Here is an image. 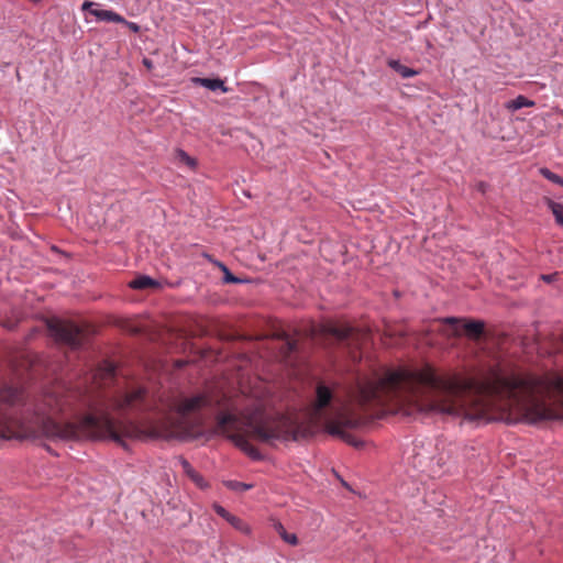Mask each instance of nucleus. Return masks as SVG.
<instances>
[{"label": "nucleus", "mask_w": 563, "mask_h": 563, "mask_svg": "<svg viewBox=\"0 0 563 563\" xmlns=\"http://www.w3.org/2000/svg\"><path fill=\"white\" fill-rule=\"evenodd\" d=\"M387 64L391 69H394L396 73H398L402 78H411L419 74L418 70L402 65L397 59H389Z\"/></svg>", "instance_id": "13"}, {"label": "nucleus", "mask_w": 563, "mask_h": 563, "mask_svg": "<svg viewBox=\"0 0 563 563\" xmlns=\"http://www.w3.org/2000/svg\"><path fill=\"white\" fill-rule=\"evenodd\" d=\"M90 14L99 21L113 22V23H126V20L119 13L112 10L96 9L91 10Z\"/></svg>", "instance_id": "12"}, {"label": "nucleus", "mask_w": 563, "mask_h": 563, "mask_svg": "<svg viewBox=\"0 0 563 563\" xmlns=\"http://www.w3.org/2000/svg\"><path fill=\"white\" fill-rule=\"evenodd\" d=\"M246 426L253 439L268 445L289 440L298 441L306 437V431L301 426L285 416L263 418L258 421L249 420Z\"/></svg>", "instance_id": "2"}, {"label": "nucleus", "mask_w": 563, "mask_h": 563, "mask_svg": "<svg viewBox=\"0 0 563 563\" xmlns=\"http://www.w3.org/2000/svg\"><path fill=\"white\" fill-rule=\"evenodd\" d=\"M178 462L184 473L200 488L207 486L203 477L191 466V464L183 456L178 457Z\"/></svg>", "instance_id": "11"}, {"label": "nucleus", "mask_w": 563, "mask_h": 563, "mask_svg": "<svg viewBox=\"0 0 563 563\" xmlns=\"http://www.w3.org/2000/svg\"><path fill=\"white\" fill-rule=\"evenodd\" d=\"M548 207L552 211L556 223L563 227V203L548 200Z\"/></svg>", "instance_id": "18"}, {"label": "nucleus", "mask_w": 563, "mask_h": 563, "mask_svg": "<svg viewBox=\"0 0 563 563\" xmlns=\"http://www.w3.org/2000/svg\"><path fill=\"white\" fill-rule=\"evenodd\" d=\"M214 264L222 271L223 273V283L225 284H242L245 280L239 277H235L230 269L221 262L214 261Z\"/></svg>", "instance_id": "16"}, {"label": "nucleus", "mask_w": 563, "mask_h": 563, "mask_svg": "<svg viewBox=\"0 0 563 563\" xmlns=\"http://www.w3.org/2000/svg\"><path fill=\"white\" fill-rule=\"evenodd\" d=\"M224 485L231 489V490H234V492H239V493H242V492H245V490H249L253 487L252 484H246V483H243V482H238V481H227L224 483Z\"/></svg>", "instance_id": "19"}, {"label": "nucleus", "mask_w": 563, "mask_h": 563, "mask_svg": "<svg viewBox=\"0 0 563 563\" xmlns=\"http://www.w3.org/2000/svg\"><path fill=\"white\" fill-rule=\"evenodd\" d=\"M443 321L448 324L456 325L460 322V319L455 317H448Z\"/></svg>", "instance_id": "26"}, {"label": "nucleus", "mask_w": 563, "mask_h": 563, "mask_svg": "<svg viewBox=\"0 0 563 563\" xmlns=\"http://www.w3.org/2000/svg\"><path fill=\"white\" fill-rule=\"evenodd\" d=\"M354 422L352 420H346L343 424L341 423H329L327 426V431L329 434L333 437H338L342 439L344 442L358 448L362 445V441L356 440L352 434L344 430L345 427H353Z\"/></svg>", "instance_id": "8"}, {"label": "nucleus", "mask_w": 563, "mask_h": 563, "mask_svg": "<svg viewBox=\"0 0 563 563\" xmlns=\"http://www.w3.org/2000/svg\"><path fill=\"white\" fill-rule=\"evenodd\" d=\"M216 511L219 516H221L222 518H225L227 520L230 518L231 514L229 511H227L222 506L220 505H217L216 506Z\"/></svg>", "instance_id": "24"}, {"label": "nucleus", "mask_w": 563, "mask_h": 563, "mask_svg": "<svg viewBox=\"0 0 563 563\" xmlns=\"http://www.w3.org/2000/svg\"><path fill=\"white\" fill-rule=\"evenodd\" d=\"M159 283L150 276L142 275L137 276L130 282L129 286L133 289H145L150 287H157Z\"/></svg>", "instance_id": "14"}, {"label": "nucleus", "mask_w": 563, "mask_h": 563, "mask_svg": "<svg viewBox=\"0 0 563 563\" xmlns=\"http://www.w3.org/2000/svg\"><path fill=\"white\" fill-rule=\"evenodd\" d=\"M51 335L59 343L77 350L84 344L85 335L80 327L70 321L51 320L47 323Z\"/></svg>", "instance_id": "5"}, {"label": "nucleus", "mask_w": 563, "mask_h": 563, "mask_svg": "<svg viewBox=\"0 0 563 563\" xmlns=\"http://www.w3.org/2000/svg\"><path fill=\"white\" fill-rule=\"evenodd\" d=\"M115 366L110 362H103L91 376L93 385L97 387L108 386L115 377Z\"/></svg>", "instance_id": "7"}, {"label": "nucleus", "mask_w": 563, "mask_h": 563, "mask_svg": "<svg viewBox=\"0 0 563 563\" xmlns=\"http://www.w3.org/2000/svg\"><path fill=\"white\" fill-rule=\"evenodd\" d=\"M221 405V399L214 398L213 396L206 393H200L190 397L183 398L176 405L177 421L175 423L184 433H189L191 427L186 421L188 415L197 412L203 408L216 409Z\"/></svg>", "instance_id": "3"}, {"label": "nucleus", "mask_w": 563, "mask_h": 563, "mask_svg": "<svg viewBox=\"0 0 563 563\" xmlns=\"http://www.w3.org/2000/svg\"><path fill=\"white\" fill-rule=\"evenodd\" d=\"M485 188H486V185L484 183H481L479 184V190L484 192Z\"/></svg>", "instance_id": "31"}, {"label": "nucleus", "mask_w": 563, "mask_h": 563, "mask_svg": "<svg viewBox=\"0 0 563 563\" xmlns=\"http://www.w3.org/2000/svg\"><path fill=\"white\" fill-rule=\"evenodd\" d=\"M192 82L195 85L205 87L211 91L221 90L222 92H228L230 88L224 85V81L220 78H201L195 77L192 78Z\"/></svg>", "instance_id": "10"}, {"label": "nucleus", "mask_w": 563, "mask_h": 563, "mask_svg": "<svg viewBox=\"0 0 563 563\" xmlns=\"http://www.w3.org/2000/svg\"><path fill=\"white\" fill-rule=\"evenodd\" d=\"M228 521L236 529L243 531V532H249V528L238 517L231 515L230 518L228 519Z\"/></svg>", "instance_id": "23"}, {"label": "nucleus", "mask_w": 563, "mask_h": 563, "mask_svg": "<svg viewBox=\"0 0 563 563\" xmlns=\"http://www.w3.org/2000/svg\"><path fill=\"white\" fill-rule=\"evenodd\" d=\"M542 278L547 282H551L553 276L552 275H543Z\"/></svg>", "instance_id": "30"}, {"label": "nucleus", "mask_w": 563, "mask_h": 563, "mask_svg": "<svg viewBox=\"0 0 563 563\" xmlns=\"http://www.w3.org/2000/svg\"><path fill=\"white\" fill-rule=\"evenodd\" d=\"M93 388L57 385L25 397L11 386L0 388V439L16 429L22 438L49 441L109 439V396Z\"/></svg>", "instance_id": "1"}, {"label": "nucleus", "mask_w": 563, "mask_h": 563, "mask_svg": "<svg viewBox=\"0 0 563 563\" xmlns=\"http://www.w3.org/2000/svg\"><path fill=\"white\" fill-rule=\"evenodd\" d=\"M238 417L231 412H221L217 416L216 434H225L239 449L255 461L262 460L260 451L253 446L247 439L239 433H229V430L238 429Z\"/></svg>", "instance_id": "4"}, {"label": "nucleus", "mask_w": 563, "mask_h": 563, "mask_svg": "<svg viewBox=\"0 0 563 563\" xmlns=\"http://www.w3.org/2000/svg\"><path fill=\"white\" fill-rule=\"evenodd\" d=\"M539 172H540V174H541L544 178H547L548 180H550V181H552V183H554V184H558V185H560V186H562V187H563V178H562L560 175H558V174H555V173L551 172V170H550L549 168H547V167H542V168H540V170H539Z\"/></svg>", "instance_id": "20"}, {"label": "nucleus", "mask_w": 563, "mask_h": 563, "mask_svg": "<svg viewBox=\"0 0 563 563\" xmlns=\"http://www.w3.org/2000/svg\"><path fill=\"white\" fill-rule=\"evenodd\" d=\"M533 106H534V101L526 98L522 95L517 96L515 99L508 101L505 104L506 109H508L510 111H517L525 107H533Z\"/></svg>", "instance_id": "15"}, {"label": "nucleus", "mask_w": 563, "mask_h": 563, "mask_svg": "<svg viewBox=\"0 0 563 563\" xmlns=\"http://www.w3.org/2000/svg\"><path fill=\"white\" fill-rule=\"evenodd\" d=\"M143 64L147 67V68H151L152 67V62L147 58H144L143 59Z\"/></svg>", "instance_id": "29"}, {"label": "nucleus", "mask_w": 563, "mask_h": 563, "mask_svg": "<svg viewBox=\"0 0 563 563\" xmlns=\"http://www.w3.org/2000/svg\"><path fill=\"white\" fill-rule=\"evenodd\" d=\"M277 530H278V532H279V536L282 537V539H283L285 542H287V543H289V544H291V545H297V544H298V538H297V536H296V534H294V533H287V532H286V530H285V528L283 527V525H282V523H279V525L277 526Z\"/></svg>", "instance_id": "21"}, {"label": "nucleus", "mask_w": 563, "mask_h": 563, "mask_svg": "<svg viewBox=\"0 0 563 563\" xmlns=\"http://www.w3.org/2000/svg\"><path fill=\"white\" fill-rule=\"evenodd\" d=\"M133 32H137L140 30V26L134 22L126 21L125 23Z\"/></svg>", "instance_id": "27"}, {"label": "nucleus", "mask_w": 563, "mask_h": 563, "mask_svg": "<svg viewBox=\"0 0 563 563\" xmlns=\"http://www.w3.org/2000/svg\"><path fill=\"white\" fill-rule=\"evenodd\" d=\"M333 399V391L327 385L319 383L316 388L314 410L321 411L328 407Z\"/></svg>", "instance_id": "9"}, {"label": "nucleus", "mask_w": 563, "mask_h": 563, "mask_svg": "<svg viewBox=\"0 0 563 563\" xmlns=\"http://www.w3.org/2000/svg\"><path fill=\"white\" fill-rule=\"evenodd\" d=\"M178 366H183L184 365V362H178L177 363Z\"/></svg>", "instance_id": "32"}, {"label": "nucleus", "mask_w": 563, "mask_h": 563, "mask_svg": "<svg viewBox=\"0 0 563 563\" xmlns=\"http://www.w3.org/2000/svg\"><path fill=\"white\" fill-rule=\"evenodd\" d=\"M287 345H288V350H289L290 352H294V351H296V349H297V344H296V342H294V341H288V342H287Z\"/></svg>", "instance_id": "28"}, {"label": "nucleus", "mask_w": 563, "mask_h": 563, "mask_svg": "<svg viewBox=\"0 0 563 563\" xmlns=\"http://www.w3.org/2000/svg\"><path fill=\"white\" fill-rule=\"evenodd\" d=\"M325 334L333 336L349 349H357L364 334L347 324H327L323 327Z\"/></svg>", "instance_id": "6"}, {"label": "nucleus", "mask_w": 563, "mask_h": 563, "mask_svg": "<svg viewBox=\"0 0 563 563\" xmlns=\"http://www.w3.org/2000/svg\"><path fill=\"white\" fill-rule=\"evenodd\" d=\"M93 5H95V3H93V2H91V1H88V0H87V1H85V2L82 3V5H81V10H82V11H89V12H90L91 10H93V9H92V7H93Z\"/></svg>", "instance_id": "25"}, {"label": "nucleus", "mask_w": 563, "mask_h": 563, "mask_svg": "<svg viewBox=\"0 0 563 563\" xmlns=\"http://www.w3.org/2000/svg\"><path fill=\"white\" fill-rule=\"evenodd\" d=\"M466 333L471 336H479L484 331V322L482 321H470L463 325Z\"/></svg>", "instance_id": "17"}, {"label": "nucleus", "mask_w": 563, "mask_h": 563, "mask_svg": "<svg viewBox=\"0 0 563 563\" xmlns=\"http://www.w3.org/2000/svg\"><path fill=\"white\" fill-rule=\"evenodd\" d=\"M177 158L189 166L190 168H195L197 165V162L194 157L189 156L184 150L178 148L176 152Z\"/></svg>", "instance_id": "22"}]
</instances>
